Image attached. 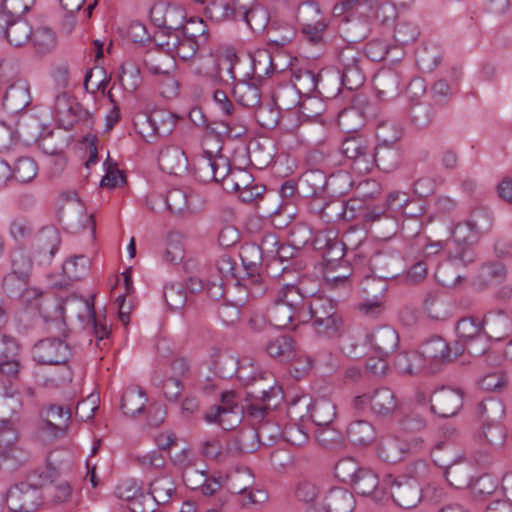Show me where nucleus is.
I'll use <instances>...</instances> for the list:
<instances>
[{"instance_id": "obj_25", "label": "nucleus", "mask_w": 512, "mask_h": 512, "mask_svg": "<svg viewBox=\"0 0 512 512\" xmlns=\"http://www.w3.org/2000/svg\"><path fill=\"white\" fill-rule=\"evenodd\" d=\"M30 103V92L24 83L11 85L3 97V105L12 112L24 109Z\"/></svg>"}, {"instance_id": "obj_56", "label": "nucleus", "mask_w": 512, "mask_h": 512, "mask_svg": "<svg viewBox=\"0 0 512 512\" xmlns=\"http://www.w3.org/2000/svg\"><path fill=\"white\" fill-rule=\"evenodd\" d=\"M9 235L16 242H23L32 235V227L24 218H14L9 223Z\"/></svg>"}, {"instance_id": "obj_64", "label": "nucleus", "mask_w": 512, "mask_h": 512, "mask_svg": "<svg viewBox=\"0 0 512 512\" xmlns=\"http://www.w3.org/2000/svg\"><path fill=\"white\" fill-rule=\"evenodd\" d=\"M184 258V249L180 241L174 237L169 238L164 259L167 263L177 264Z\"/></svg>"}, {"instance_id": "obj_18", "label": "nucleus", "mask_w": 512, "mask_h": 512, "mask_svg": "<svg viewBox=\"0 0 512 512\" xmlns=\"http://www.w3.org/2000/svg\"><path fill=\"white\" fill-rule=\"evenodd\" d=\"M268 318L270 323L277 328H287L293 321H306L305 314L275 299L268 311Z\"/></svg>"}, {"instance_id": "obj_53", "label": "nucleus", "mask_w": 512, "mask_h": 512, "mask_svg": "<svg viewBox=\"0 0 512 512\" xmlns=\"http://www.w3.org/2000/svg\"><path fill=\"white\" fill-rule=\"evenodd\" d=\"M360 468L352 459H342L335 466V476L342 482L353 483Z\"/></svg>"}, {"instance_id": "obj_4", "label": "nucleus", "mask_w": 512, "mask_h": 512, "mask_svg": "<svg viewBox=\"0 0 512 512\" xmlns=\"http://www.w3.org/2000/svg\"><path fill=\"white\" fill-rule=\"evenodd\" d=\"M353 405L358 410H371L374 414L385 417L396 411L398 402L391 389L379 388L356 396Z\"/></svg>"}, {"instance_id": "obj_44", "label": "nucleus", "mask_w": 512, "mask_h": 512, "mask_svg": "<svg viewBox=\"0 0 512 512\" xmlns=\"http://www.w3.org/2000/svg\"><path fill=\"white\" fill-rule=\"evenodd\" d=\"M296 19L304 27H310L311 24L324 20L318 5L314 2L302 3L297 9Z\"/></svg>"}, {"instance_id": "obj_41", "label": "nucleus", "mask_w": 512, "mask_h": 512, "mask_svg": "<svg viewBox=\"0 0 512 512\" xmlns=\"http://www.w3.org/2000/svg\"><path fill=\"white\" fill-rule=\"evenodd\" d=\"M336 313L332 300L323 297L314 298L309 306V315L313 323L323 321Z\"/></svg>"}, {"instance_id": "obj_37", "label": "nucleus", "mask_w": 512, "mask_h": 512, "mask_svg": "<svg viewBox=\"0 0 512 512\" xmlns=\"http://www.w3.org/2000/svg\"><path fill=\"white\" fill-rule=\"evenodd\" d=\"M35 243L40 253L53 256L60 245V234L55 228H45L37 235Z\"/></svg>"}, {"instance_id": "obj_50", "label": "nucleus", "mask_w": 512, "mask_h": 512, "mask_svg": "<svg viewBox=\"0 0 512 512\" xmlns=\"http://www.w3.org/2000/svg\"><path fill=\"white\" fill-rule=\"evenodd\" d=\"M318 495L319 488L310 481L300 482L295 489V497L297 500L308 504V507L319 504L320 501H317Z\"/></svg>"}, {"instance_id": "obj_17", "label": "nucleus", "mask_w": 512, "mask_h": 512, "mask_svg": "<svg viewBox=\"0 0 512 512\" xmlns=\"http://www.w3.org/2000/svg\"><path fill=\"white\" fill-rule=\"evenodd\" d=\"M352 484L357 493L370 496L376 502L386 497L385 489L379 486L377 474L370 469L361 468Z\"/></svg>"}, {"instance_id": "obj_31", "label": "nucleus", "mask_w": 512, "mask_h": 512, "mask_svg": "<svg viewBox=\"0 0 512 512\" xmlns=\"http://www.w3.org/2000/svg\"><path fill=\"white\" fill-rule=\"evenodd\" d=\"M347 434L351 442L356 445H368L376 437L372 424L364 420L354 421L349 424Z\"/></svg>"}, {"instance_id": "obj_1", "label": "nucleus", "mask_w": 512, "mask_h": 512, "mask_svg": "<svg viewBox=\"0 0 512 512\" xmlns=\"http://www.w3.org/2000/svg\"><path fill=\"white\" fill-rule=\"evenodd\" d=\"M205 12L212 21L217 23L235 20L237 17H241L253 30L263 27V23L254 27L252 21L256 16L261 14L263 20H266V15L262 10H247L239 0H210L205 8Z\"/></svg>"}, {"instance_id": "obj_49", "label": "nucleus", "mask_w": 512, "mask_h": 512, "mask_svg": "<svg viewBox=\"0 0 512 512\" xmlns=\"http://www.w3.org/2000/svg\"><path fill=\"white\" fill-rule=\"evenodd\" d=\"M30 275L10 272L3 279V288L10 297H16L27 285Z\"/></svg>"}, {"instance_id": "obj_9", "label": "nucleus", "mask_w": 512, "mask_h": 512, "mask_svg": "<svg viewBox=\"0 0 512 512\" xmlns=\"http://www.w3.org/2000/svg\"><path fill=\"white\" fill-rule=\"evenodd\" d=\"M464 350V347H450L442 338H433L421 347L419 355L423 360V368L428 366L434 370L438 365L451 362L456 359Z\"/></svg>"}, {"instance_id": "obj_54", "label": "nucleus", "mask_w": 512, "mask_h": 512, "mask_svg": "<svg viewBox=\"0 0 512 512\" xmlns=\"http://www.w3.org/2000/svg\"><path fill=\"white\" fill-rule=\"evenodd\" d=\"M20 443L16 426L10 420H3L0 423V451L8 446Z\"/></svg>"}, {"instance_id": "obj_7", "label": "nucleus", "mask_w": 512, "mask_h": 512, "mask_svg": "<svg viewBox=\"0 0 512 512\" xmlns=\"http://www.w3.org/2000/svg\"><path fill=\"white\" fill-rule=\"evenodd\" d=\"M229 172V160L217 153L205 150L194 162L195 177L201 182H221Z\"/></svg>"}, {"instance_id": "obj_47", "label": "nucleus", "mask_w": 512, "mask_h": 512, "mask_svg": "<svg viewBox=\"0 0 512 512\" xmlns=\"http://www.w3.org/2000/svg\"><path fill=\"white\" fill-rule=\"evenodd\" d=\"M13 172L19 182L27 183L37 175V165L31 158L22 157L15 163Z\"/></svg>"}, {"instance_id": "obj_27", "label": "nucleus", "mask_w": 512, "mask_h": 512, "mask_svg": "<svg viewBox=\"0 0 512 512\" xmlns=\"http://www.w3.org/2000/svg\"><path fill=\"white\" fill-rule=\"evenodd\" d=\"M146 402L147 397L144 390L132 386L127 388L122 396L121 409L125 415L134 417L143 411Z\"/></svg>"}, {"instance_id": "obj_33", "label": "nucleus", "mask_w": 512, "mask_h": 512, "mask_svg": "<svg viewBox=\"0 0 512 512\" xmlns=\"http://www.w3.org/2000/svg\"><path fill=\"white\" fill-rule=\"evenodd\" d=\"M310 416L318 426H328L336 417V407L328 399L316 400L310 409Z\"/></svg>"}, {"instance_id": "obj_12", "label": "nucleus", "mask_w": 512, "mask_h": 512, "mask_svg": "<svg viewBox=\"0 0 512 512\" xmlns=\"http://www.w3.org/2000/svg\"><path fill=\"white\" fill-rule=\"evenodd\" d=\"M58 462V459L53 457V453H50L47 457V471H39V473L42 474V478H48L47 483L43 486L46 487L47 496L55 503H63L71 498L72 488L66 480L58 479V471L55 466Z\"/></svg>"}, {"instance_id": "obj_32", "label": "nucleus", "mask_w": 512, "mask_h": 512, "mask_svg": "<svg viewBox=\"0 0 512 512\" xmlns=\"http://www.w3.org/2000/svg\"><path fill=\"white\" fill-rule=\"evenodd\" d=\"M477 413L483 423L495 425L503 418L505 409L500 400L488 398L478 404Z\"/></svg>"}, {"instance_id": "obj_6", "label": "nucleus", "mask_w": 512, "mask_h": 512, "mask_svg": "<svg viewBox=\"0 0 512 512\" xmlns=\"http://www.w3.org/2000/svg\"><path fill=\"white\" fill-rule=\"evenodd\" d=\"M475 260L473 249L463 248L461 250L449 251L448 260L441 264L436 272L435 278L443 286L454 287L459 284L461 275L457 271Z\"/></svg>"}, {"instance_id": "obj_21", "label": "nucleus", "mask_w": 512, "mask_h": 512, "mask_svg": "<svg viewBox=\"0 0 512 512\" xmlns=\"http://www.w3.org/2000/svg\"><path fill=\"white\" fill-rule=\"evenodd\" d=\"M478 232L479 227L474 217L466 222L457 224L452 232L453 247H450L449 251L461 250L463 248L472 249L471 245L477 241Z\"/></svg>"}, {"instance_id": "obj_52", "label": "nucleus", "mask_w": 512, "mask_h": 512, "mask_svg": "<svg viewBox=\"0 0 512 512\" xmlns=\"http://www.w3.org/2000/svg\"><path fill=\"white\" fill-rule=\"evenodd\" d=\"M88 268V259L83 256H75L73 258L68 259L63 264V272L64 274L72 280L79 279Z\"/></svg>"}, {"instance_id": "obj_39", "label": "nucleus", "mask_w": 512, "mask_h": 512, "mask_svg": "<svg viewBox=\"0 0 512 512\" xmlns=\"http://www.w3.org/2000/svg\"><path fill=\"white\" fill-rule=\"evenodd\" d=\"M275 300L288 305L303 314H305L303 308V295L301 294L298 287L292 284H286L282 286L275 296Z\"/></svg>"}, {"instance_id": "obj_30", "label": "nucleus", "mask_w": 512, "mask_h": 512, "mask_svg": "<svg viewBox=\"0 0 512 512\" xmlns=\"http://www.w3.org/2000/svg\"><path fill=\"white\" fill-rule=\"evenodd\" d=\"M233 94L236 100L245 107H257L260 103L261 92L253 82L239 81L234 86Z\"/></svg>"}, {"instance_id": "obj_5", "label": "nucleus", "mask_w": 512, "mask_h": 512, "mask_svg": "<svg viewBox=\"0 0 512 512\" xmlns=\"http://www.w3.org/2000/svg\"><path fill=\"white\" fill-rule=\"evenodd\" d=\"M386 486H390L393 501L402 508L415 507L421 500L422 494L428 495L429 489L422 491L415 479H407L406 476H399L393 479L389 476L384 480Z\"/></svg>"}, {"instance_id": "obj_51", "label": "nucleus", "mask_w": 512, "mask_h": 512, "mask_svg": "<svg viewBox=\"0 0 512 512\" xmlns=\"http://www.w3.org/2000/svg\"><path fill=\"white\" fill-rule=\"evenodd\" d=\"M424 309L428 316L435 320H443L449 315V309L446 303L442 299L433 295H430L425 299Z\"/></svg>"}, {"instance_id": "obj_24", "label": "nucleus", "mask_w": 512, "mask_h": 512, "mask_svg": "<svg viewBox=\"0 0 512 512\" xmlns=\"http://www.w3.org/2000/svg\"><path fill=\"white\" fill-rule=\"evenodd\" d=\"M254 484V475L249 468L236 467L226 474L225 487L231 493L246 492Z\"/></svg>"}, {"instance_id": "obj_14", "label": "nucleus", "mask_w": 512, "mask_h": 512, "mask_svg": "<svg viewBox=\"0 0 512 512\" xmlns=\"http://www.w3.org/2000/svg\"><path fill=\"white\" fill-rule=\"evenodd\" d=\"M355 498L352 493L342 488L331 489L318 505H312L306 512H352Z\"/></svg>"}, {"instance_id": "obj_48", "label": "nucleus", "mask_w": 512, "mask_h": 512, "mask_svg": "<svg viewBox=\"0 0 512 512\" xmlns=\"http://www.w3.org/2000/svg\"><path fill=\"white\" fill-rule=\"evenodd\" d=\"M45 417V422H49V425H52L51 427L67 429L71 414L70 410L61 406H50L46 410Z\"/></svg>"}, {"instance_id": "obj_13", "label": "nucleus", "mask_w": 512, "mask_h": 512, "mask_svg": "<svg viewBox=\"0 0 512 512\" xmlns=\"http://www.w3.org/2000/svg\"><path fill=\"white\" fill-rule=\"evenodd\" d=\"M69 355L68 345L54 338L41 340L33 348V358L40 364H63L66 363Z\"/></svg>"}, {"instance_id": "obj_38", "label": "nucleus", "mask_w": 512, "mask_h": 512, "mask_svg": "<svg viewBox=\"0 0 512 512\" xmlns=\"http://www.w3.org/2000/svg\"><path fill=\"white\" fill-rule=\"evenodd\" d=\"M506 268L503 264L494 263L485 265L479 273V281L482 287L501 285L506 278Z\"/></svg>"}, {"instance_id": "obj_36", "label": "nucleus", "mask_w": 512, "mask_h": 512, "mask_svg": "<svg viewBox=\"0 0 512 512\" xmlns=\"http://www.w3.org/2000/svg\"><path fill=\"white\" fill-rule=\"evenodd\" d=\"M372 160L379 169L390 172L397 167L398 153L392 148V145L378 144L372 155Z\"/></svg>"}, {"instance_id": "obj_3", "label": "nucleus", "mask_w": 512, "mask_h": 512, "mask_svg": "<svg viewBox=\"0 0 512 512\" xmlns=\"http://www.w3.org/2000/svg\"><path fill=\"white\" fill-rule=\"evenodd\" d=\"M243 415L237 394L226 391L222 393L220 404L206 412L205 420L210 424H218L225 430H233L241 423Z\"/></svg>"}, {"instance_id": "obj_34", "label": "nucleus", "mask_w": 512, "mask_h": 512, "mask_svg": "<svg viewBox=\"0 0 512 512\" xmlns=\"http://www.w3.org/2000/svg\"><path fill=\"white\" fill-rule=\"evenodd\" d=\"M266 352L273 358H279L283 361L290 360L294 357V345L289 336L278 335L266 345Z\"/></svg>"}, {"instance_id": "obj_40", "label": "nucleus", "mask_w": 512, "mask_h": 512, "mask_svg": "<svg viewBox=\"0 0 512 512\" xmlns=\"http://www.w3.org/2000/svg\"><path fill=\"white\" fill-rule=\"evenodd\" d=\"M173 491L174 483L167 476L156 478L150 483V497L159 504L167 502Z\"/></svg>"}, {"instance_id": "obj_43", "label": "nucleus", "mask_w": 512, "mask_h": 512, "mask_svg": "<svg viewBox=\"0 0 512 512\" xmlns=\"http://www.w3.org/2000/svg\"><path fill=\"white\" fill-rule=\"evenodd\" d=\"M192 196L182 189H172L166 196V203L168 208L173 213H182L191 209Z\"/></svg>"}, {"instance_id": "obj_15", "label": "nucleus", "mask_w": 512, "mask_h": 512, "mask_svg": "<svg viewBox=\"0 0 512 512\" xmlns=\"http://www.w3.org/2000/svg\"><path fill=\"white\" fill-rule=\"evenodd\" d=\"M343 154L353 160L354 169L360 174L369 173L374 167L372 154L369 153L364 139L351 137L342 143Z\"/></svg>"}, {"instance_id": "obj_35", "label": "nucleus", "mask_w": 512, "mask_h": 512, "mask_svg": "<svg viewBox=\"0 0 512 512\" xmlns=\"http://www.w3.org/2000/svg\"><path fill=\"white\" fill-rule=\"evenodd\" d=\"M378 456L386 462L395 463L404 455V444L397 438H383L378 445Z\"/></svg>"}, {"instance_id": "obj_59", "label": "nucleus", "mask_w": 512, "mask_h": 512, "mask_svg": "<svg viewBox=\"0 0 512 512\" xmlns=\"http://www.w3.org/2000/svg\"><path fill=\"white\" fill-rule=\"evenodd\" d=\"M313 326L317 333L327 337H334L339 333L341 319L337 313H334V315L329 316L323 321L313 323Z\"/></svg>"}, {"instance_id": "obj_61", "label": "nucleus", "mask_w": 512, "mask_h": 512, "mask_svg": "<svg viewBox=\"0 0 512 512\" xmlns=\"http://www.w3.org/2000/svg\"><path fill=\"white\" fill-rule=\"evenodd\" d=\"M11 264V272L30 275L32 269V261L24 251L17 250L13 252L11 256Z\"/></svg>"}, {"instance_id": "obj_16", "label": "nucleus", "mask_w": 512, "mask_h": 512, "mask_svg": "<svg viewBox=\"0 0 512 512\" xmlns=\"http://www.w3.org/2000/svg\"><path fill=\"white\" fill-rule=\"evenodd\" d=\"M463 404V393L458 389L442 387L431 396V409L441 417L455 415Z\"/></svg>"}, {"instance_id": "obj_28", "label": "nucleus", "mask_w": 512, "mask_h": 512, "mask_svg": "<svg viewBox=\"0 0 512 512\" xmlns=\"http://www.w3.org/2000/svg\"><path fill=\"white\" fill-rule=\"evenodd\" d=\"M32 27L24 20L10 21L6 31L5 40L15 47L20 48L30 43Z\"/></svg>"}, {"instance_id": "obj_46", "label": "nucleus", "mask_w": 512, "mask_h": 512, "mask_svg": "<svg viewBox=\"0 0 512 512\" xmlns=\"http://www.w3.org/2000/svg\"><path fill=\"white\" fill-rule=\"evenodd\" d=\"M176 116L165 110L155 111L150 116V121L158 134L170 133L176 124Z\"/></svg>"}, {"instance_id": "obj_10", "label": "nucleus", "mask_w": 512, "mask_h": 512, "mask_svg": "<svg viewBox=\"0 0 512 512\" xmlns=\"http://www.w3.org/2000/svg\"><path fill=\"white\" fill-rule=\"evenodd\" d=\"M223 188L228 192H237L243 202H251L261 194L257 186H253L252 174L242 168L232 169L229 165V172L221 179Z\"/></svg>"}, {"instance_id": "obj_45", "label": "nucleus", "mask_w": 512, "mask_h": 512, "mask_svg": "<svg viewBox=\"0 0 512 512\" xmlns=\"http://www.w3.org/2000/svg\"><path fill=\"white\" fill-rule=\"evenodd\" d=\"M479 387L489 392L501 391L507 385L505 373L497 368L486 374L479 380Z\"/></svg>"}, {"instance_id": "obj_2", "label": "nucleus", "mask_w": 512, "mask_h": 512, "mask_svg": "<svg viewBox=\"0 0 512 512\" xmlns=\"http://www.w3.org/2000/svg\"><path fill=\"white\" fill-rule=\"evenodd\" d=\"M48 478H42L39 471L28 476V482H20L7 492V504L15 512H30L36 506L38 489L43 487Z\"/></svg>"}, {"instance_id": "obj_57", "label": "nucleus", "mask_w": 512, "mask_h": 512, "mask_svg": "<svg viewBox=\"0 0 512 512\" xmlns=\"http://www.w3.org/2000/svg\"><path fill=\"white\" fill-rule=\"evenodd\" d=\"M137 461L142 469L147 471L159 470L165 466V458L163 454L157 450L138 456Z\"/></svg>"}, {"instance_id": "obj_26", "label": "nucleus", "mask_w": 512, "mask_h": 512, "mask_svg": "<svg viewBox=\"0 0 512 512\" xmlns=\"http://www.w3.org/2000/svg\"><path fill=\"white\" fill-rule=\"evenodd\" d=\"M38 55H47L51 53L57 46L56 33L49 27L41 26L32 29V37L30 43Z\"/></svg>"}, {"instance_id": "obj_8", "label": "nucleus", "mask_w": 512, "mask_h": 512, "mask_svg": "<svg viewBox=\"0 0 512 512\" xmlns=\"http://www.w3.org/2000/svg\"><path fill=\"white\" fill-rule=\"evenodd\" d=\"M53 113L59 125L65 130L71 129L88 114L78 100L67 91H62L55 96Z\"/></svg>"}, {"instance_id": "obj_55", "label": "nucleus", "mask_w": 512, "mask_h": 512, "mask_svg": "<svg viewBox=\"0 0 512 512\" xmlns=\"http://www.w3.org/2000/svg\"><path fill=\"white\" fill-rule=\"evenodd\" d=\"M255 115L264 128L275 127L279 120V111L272 104L258 105Z\"/></svg>"}, {"instance_id": "obj_42", "label": "nucleus", "mask_w": 512, "mask_h": 512, "mask_svg": "<svg viewBox=\"0 0 512 512\" xmlns=\"http://www.w3.org/2000/svg\"><path fill=\"white\" fill-rule=\"evenodd\" d=\"M395 367L399 373H414L423 368V360L418 352H403L396 356Z\"/></svg>"}, {"instance_id": "obj_20", "label": "nucleus", "mask_w": 512, "mask_h": 512, "mask_svg": "<svg viewBox=\"0 0 512 512\" xmlns=\"http://www.w3.org/2000/svg\"><path fill=\"white\" fill-rule=\"evenodd\" d=\"M173 56L182 60L192 59L199 47L198 41L189 37H184L179 33L169 35L166 42L162 44Z\"/></svg>"}, {"instance_id": "obj_23", "label": "nucleus", "mask_w": 512, "mask_h": 512, "mask_svg": "<svg viewBox=\"0 0 512 512\" xmlns=\"http://www.w3.org/2000/svg\"><path fill=\"white\" fill-rule=\"evenodd\" d=\"M483 325L486 334L500 340L512 330V320L503 311H491L485 315Z\"/></svg>"}, {"instance_id": "obj_58", "label": "nucleus", "mask_w": 512, "mask_h": 512, "mask_svg": "<svg viewBox=\"0 0 512 512\" xmlns=\"http://www.w3.org/2000/svg\"><path fill=\"white\" fill-rule=\"evenodd\" d=\"M253 72L257 77H264L272 72V57L267 50H259L253 58Z\"/></svg>"}, {"instance_id": "obj_11", "label": "nucleus", "mask_w": 512, "mask_h": 512, "mask_svg": "<svg viewBox=\"0 0 512 512\" xmlns=\"http://www.w3.org/2000/svg\"><path fill=\"white\" fill-rule=\"evenodd\" d=\"M482 329L483 323L473 318H463L456 326L459 339L471 354H480L486 349V335Z\"/></svg>"}, {"instance_id": "obj_60", "label": "nucleus", "mask_w": 512, "mask_h": 512, "mask_svg": "<svg viewBox=\"0 0 512 512\" xmlns=\"http://www.w3.org/2000/svg\"><path fill=\"white\" fill-rule=\"evenodd\" d=\"M15 298L19 299L21 304L26 307L39 309L42 302V291L27 285Z\"/></svg>"}, {"instance_id": "obj_62", "label": "nucleus", "mask_w": 512, "mask_h": 512, "mask_svg": "<svg viewBox=\"0 0 512 512\" xmlns=\"http://www.w3.org/2000/svg\"><path fill=\"white\" fill-rule=\"evenodd\" d=\"M98 398L94 395H89L86 399L80 401L76 406V416L82 421H88L94 417L97 409Z\"/></svg>"}, {"instance_id": "obj_22", "label": "nucleus", "mask_w": 512, "mask_h": 512, "mask_svg": "<svg viewBox=\"0 0 512 512\" xmlns=\"http://www.w3.org/2000/svg\"><path fill=\"white\" fill-rule=\"evenodd\" d=\"M159 165L169 174H179L187 167V158L184 151L176 146H168L160 152Z\"/></svg>"}, {"instance_id": "obj_63", "label": "nucleus", "mask_w": 512, "mask_h": 512, "mask_svg": "<svg viewBox=\"0 0 512 512\" xmlns=\"http://www.w3.org/2000/svg\"><path fill=\"white\" fill-rule=\"evenodd\" d=\"M164 297L166 303L174 310L180 309L186 302L184 291L175 285L165 287Z\"/></svg>"}, {"instance_id": "obj_29", "label": "nucleus", "mask_w": 512, "mask_h": 512, "mask_svg": "<svg viewBox=\"0 0 512 512\" xmlns=\"http://www.w3.org/2000/svg\"><path fill=\"white\" fill-rule=\"evenodd\" d=\"M29 459V452L21 443L8 446L0 451V468L15 470L24 465Z\"/></svg>"}, {"instance_id": "obj_19", "label": "nucleus", "mask_w": 512, "mask_h": 512, "mask_svg": "<svg viewBox=\"0 0 512 512\" xmlns=\"http://www.w3.org/2000/svg\"><path fill=\"white\" fill-rule=\"evenodd\" d=\"M368 339L380 356H387L393 352L399 342L397 332L389 326L379 327L369 335Z\"/></svg>"}]
</instances>
